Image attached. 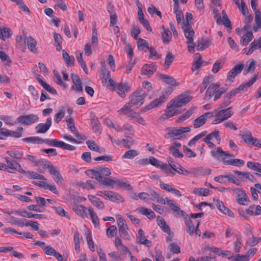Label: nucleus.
<instances>
[{"label": "nucleus", "instance_id": "1", "mask_svg": "<svg viewBox=\"0 0 261 261\" xmlns=\"http://www.w3.org/2000/svg\"><path fill=\"white\" fill-rule=\"evenodd\" d=\"M191 100L189 96L186 95L181 94L179 95L176 99L172 100L168 104L167 109L166 110V115L168 118L180 114V111L177 109L186 105Z\"/></svg>", "mask_w": 261, "mask_h": 261}, {"label": "nucleus", "instance_id": "2", "mask_svg": "<svg viewBox=\"0 0 261 261\" xmlns=\"http://www.w3.org/2000/svg\"><path fill=\"white\" fill-rule=\"evenodd\" d=\"M42 143H46L49 146L59 147L63 149L72 151L75 149V147L67 144L64 142L57 139H43Z\"/></svg>", "mask_w": 261, "mask_h": 261}, {"label": "nucleus", "instance_id": "3", "mask_svg": "<svg viewBox=\"0 0 261 261\" xmlns=\"http://www.w3.org/2000/svg\"><path fill=\"white\" fill-rule=\"evenodd\" d=\"M233 114L232 107L220 111L215 116V119L212 122L213 124L220 123L230 118Z\"/></svg>", "mask_w": 261, "mask_h": 261}, {"label": "nucleus", "instance_id": "4", "mask_svg": "<svg viewBox=\"0 0 261 261\" xmlns=\"http://www.w3.org/2000/svg\"><path fill=\"white\" fill-rule=\"evenodd\" d=\"M257 76L254 75L249 82L246 83H243L240 85L238 88L233 89L229 93L227 94L228 96L231 98L233 96H235L237 94L240 92L241 91H245L252 85L257 80Z\"/></svg>", "mask_w": 261, "mask_h": 261}, {"label": "nucleus", "instance_id": "5", "mask_svg": "<svg viewBox=\"0 0 261 261\" xmlns=\"http://www.w3.org/2000/svg\"><path fill=\"white\" fill-rule=\"evenodd\" d=\"M117 218L120 237L125 239H129L130 237L127 232L128 228L125 219L119 215L117 216Z\"/></svg>", "mask_w": 261, "mask_h": 261}, {"label": "nucleus", "instance_id": "6", "mask_svg": "<svg viewBox=\"0 0 261 261\" xmlns=\"http://www.w3.org/2000/svg\"><path fill=\"white\" fill-rule=\"evenodd\" d=\"M105 183L108 186H116L119 188H124L127 190H130L132 189V186L129 184L127 181L125 179L114 178V179H106Z\"/></svg>", "mask_w": 261, "mask_h": 261}, {"label": "nucleus", "instance_id": "7", "mask_svg": "<svg viewBox=\"0 0 261 261\" xmlns=\"http://www.w3.org/2000/svg\"><path fill=\"white\" fill-rule=\"evenodd\" d=\"M100 196L108 199L113 202H123L124 201L122 197L119 194L111 191H104L100 192Z\"/></svg>", "mask_w": 261, "mask_h": 261}, {"label": "nucleus", "instance_id": "8", "mask_svg": "<svg viewBox=\"0 0 261 261\" xmlns=\"http://www.w3.org/2000/svg\"><path fill=\"white\" fill-rule=\"evenodd\" d=\"M39 119L37 115L31 114L28 115H21L17 119V122L25 125H29L37 122Z\"/></svg>", "mask_w": 261, "mask_h": 261}, {"label": "nucleus", "instance_id": "9", "mask_svg": "<svg viewBox=\"0 0 261 261\" xmlns=\"http://www.w3.org/2000/svg\"><path fill=\"white\" fill-rule=\"evenodd\" d=\"M46 167L48 169L50 174L53 176L54 180L58 184H62L63 179L60 173L59 169L53 166V165L48 163Z\"/></svg>", "mask_w": 261, "mask_h": 261}, {"label": "nucleus", "instance_id": "10", "mask_svg": "<svg viewBox=\"0 0 261 261\" xmlns=\"http://www.w3.org/2000/svg\"><path fill=\"white\" fill-rule=\"evenodd\" d=\"M213 116V113L212 112H208L204 113L203 115L193 121V123L194 127L196 128L201 127L205 124L207 118H211Z\"/></svg>", "mask_w": 261, "mask_h": 261}, {"label": "nucleus", "instance_id": "11", "mask_svg": "<svg viewBox=\"0 0 261 261\" xmlns=\"http://www.w3.org/2000/svg\"><path fill=\"white\" fill-rule=\"evenodd\" d=\"M145 95L140 94L139 93H133L131 95V99L129 103L133 107L138 108L144 103Z\"/></svg>", "mask_w": 261, "mask_h": 261}, {"label": "nucleus", "instance_id": "12", "mask_svg": "<svg viewBox=\"0 0 261 261\" xmlns=\"http://www.w3.org/2000/svg\"><path fill=\"white\" fill-rule=\"evenodd\" d=\"M98 172L99 174V182L104 185L105 186H107V185L105 183V181L106 179H111L109 177H107V176H109L111 174V172L110 169L106 167H97Z\"/></svg>", "mask_w": 261, "mask_h": 261}, {"label": "nucleus", "instance_id": "13", "mask_svg": "<svg viewBox=\"0 0 261 261\" xmlns=\"http://www.w3.org/2000/svg\"><path fill=\"white\" fill-rule=\"evenodd\" d=\"M244 68L243 64H240L236 65L227 73V79L229 81L233 82V79L241 72Z\"/></svg>", "mask_w": 261, "mask_h": 261}, {"label": "nucleus", "instance_id": "14", "mask_svg": "<svg viewBox=\"0 0 261 261\" xmlns=\"http://www.w3.org/2000/svg\"><path fill=\"white\" fill-rule=\"evenodd\" d=\"M172 93V89L171 88H168L165 90H163L162 95L159 98L153 100V104L156 107L160 106L161 104L164 102L167 99L169 95Z\"/></svg>", "mask_w": 261, "mask_h": 261}, {"label": "nucleus", "instance_id": "15", "mask_svg": "<svg viewBox=\"0 0 261 261\" xmlns=\"http://www.w3.org/2000/svg\"><path fill=\"white\" fill-rule=\"evenodd\" d=\"M220 86L221 85L219 83L211 84L206 91L204 99L206 101L210 100L213 96L215 95L216 90H217Z\"/></svg>", "mask_w": 261, "mask_h": 261}, {"label": "nucleus", "instance_id": "16", "mask_svg": "<svg viewBox=\"0 0 261 261\" xmlns=\"http://www.w3.org/2000/svg\"><path fill=\"white\" fill-rule=\"evenodd\" d=\"M211 155L214 158L218 160L220 159L222 160L224 159V156L227 157H234V155L231 153H229L224 151L220 147H218L216 150H212L211 151Z\"/></svg>", "mask_w": 261, "mask_h": 261}, {"label": "nucleus", "instance_id": "17", "mask_svg": "<svg viewBox=\"0 0 261 261\" xmlns=\"http://www.w3.org/2000/svg\"><path fill=\"white\" fill-rule=\"evenodd\" d=\"M114 90L117 92L120 96L124 97L125 93L129 91V87L126 83H120L117 84L114 87Z\"/></svg>", "mask_w": 261, "mask_h": 261}, {"label": "nucleus", "instance_id": "18", "mask_svg": "<svg viewBox=\"0 0 261 261\" xmlns=\"http://www.w3.org/2000/svg\"><path fill=\"white\" fill-rule=\"evenodd\" d=\"M52 123V119L51 118H48L46 120V122L45 123H39L36 126V132L38 134L40 133H46L50 128Z\"/></svg>", "mask_w": 261, "mask_h": 261}, {"label": "nucleus", "instance_id": "19", "mask_svg": "<svg viewBox=\"0 0 261 261\" xmlns=\"http://www.w3.org/2000/svg\"><path fill=\"white\" fill-rule=\"evenodd\" d=\"M67 125L70 132L79 139L84 140L85 139L80 135L77 128L75 126L73 118H70L66 120Z\"/></svg>", "mask_w": 261, "mask_h": 261}, {"label": "nucleus", "instance_id": "20", "mask_svg": "<svg viewBox=\"0 0 261 261\" xmlns=\"http://www.w3.org/2000/svg\"><path fill=\"white\" fill-rule=\"evenodd\" d=\"M137 240L138 244L145 245L148 247H149L151 245V242L146 239L145 233L141 229L138 230Z\"/></svg>", "mask_w": 261, "mask_h": 261}, {"label": "nucleus", "instance_id": "21", "mask_svg": "<svg viewBox=\"0 0 261 261\" xmlns=\"http://www.w3.org/2000/svg\"><path fill=\"white\" fill-rule=\"evenodd\" d=\"M18 215L28 218H35V219H42L44 218V215L43 214H33L31 212H28L25 210H18L15 212Z\"/></svg>", "mask_w": 261, "mask_h": 261}, {"label": "nucleus", "instance_id": "22", "mask_svg": "<svg viewBox=\"0 0 261 261\" xmlns=\"http://www.w3.org/2000/svg\"><path fill=\"white\" fill-rule=\"evenodd\" d=\"M156 65L152 63L150 64L144 65L142 68L141 72L142 74L150 76L154 73V72L156 71Z\"/></svg>", "mask_w": 261, "mask_h": 261}, {"label": "nucleus", "instance_id": "23", "mask_svg": "<svg viewBox=\"0 0 261 261\" xmlns=\"http://www.w3.org/2000/svg\"><path fill=\"white\" fill-rule=\"evenodd\" d=\"M114 243L116 248L123 254L126 255L127 253H128L129 255H131V252L129 249L122 243V241L119 238H116Z\"/></svg>", "mask_w": 261, "mask_h": 261}, {"label": "nucleus", "instance_id": "24", "mask_svg": "<svg viewBox=\"0 0 261 261\" xmlns=\"http://www.w3.org/2000/svg\"><path fill=\"white\" fill-rule=\"evenodd\" d=\"M258 49H259L261 51V37L258 40L254 39L250 43L246 55L249 56L251 55L254 50Z\"/></svg>", "mask_w": 261, "mask_h": 261}, {"label": "nucleus", "instance_id": "25", "mask_svg": "<svg viewBox=\"0 0 261 261\" xmlns=\"http://www.w3.org/2000/svg\"><path fill=\"white\" fill-rule=\"evenodd\" d=\"M136 211L140 214L146 216L149 219L155 218V214L151 209L145 207H139L137 208Z\"/></svg>", "mask_w": 261, "mask_h": 261}, {"label": "nucleus", "instance_id": "26", "mask_svg": "<svg viewBox=\"0 0 261 261\" xmlns=\"http://www.w3.org/2000/svg\"><path fill=\"white\" fill-rule=\"evenodd\" d=\"M159 79L162 82L172 86H176L179 85V83L172 76L166 74H161Z\"/></svg>", "mask_w": 261, "mask_h": 261}, {"label": "nucleus", "instance_id": "27", "mask_svg": "<svg viewBox=\"0 0 261 261\" xmlns=\"http://www.w3.org/2000/svg\"><path fill=\"white\" fill-rule=\"evenodd\" d=\"M88 199L98 209L102 210L105 207L103 202L98 197L93 195H88Z\"/></svg>", "mask_w": 261, "mask_h": 261}, {"label": "nucleus", "instance_id": "28", "mask_svg": "<svg viewBox=\"0 0 261 261\" xmlns=\"http://www.w3.org/2000/svg\"><path fill=\"white\" fill-rule=\"evenodd\" d=\"M27 46L29 49L32 53H37V49L36 48L37 41L32 36H29L26 38Z\"/></svg>", "mask_w": 261, "mask_h": 261}, {"label": "nucleus", "instance_id": "29", "mask_svg": "<svg viewBox=\"0 0 261 261\" xmlns=\"http://www.w3.org/2000/svg\"><path fill=\"white\" fill-rule=\"evenodd\" d=\"M185 36L187 39V43H193V36L194 35V32L191 26L187 25L186 28L184 29Z\"/></svg>", "mask_w": 261, "mask_h": 261}, {"label": "nucleus", "instance_id": "30", "mask_svg": "<svg viewBox=\"0 0 261 261\" xmlns=\"http://www.w3.org/2000/svg\"><path fill=\"white\" fill-rule=\"evenodd\" d=\"M88 207L82 205H77L73 207V211L79 216L82 218L87 217V215L86 213V210H88Z\"/></svg>", "mask_w": 261, "mask_h": 261}, {"label": "nucleus", "instance_id": "31", "mask_svg": "<svg viewBox=\"0 0 261 261\" xmlns=\"http://www.w3.org/2000/svg\"><path fill=\"white\" fill-rule=\"evenodd\" d=\"M254 37L253 33L251 31H248L240 39V44L242 46H246L252 40Z\"/></svg>", "mask_w": 261, "mask_h": 261}, {"label": "nucleus", "instance_id": "32", "mask_svg": "<svg viewBox=\"0 0 261 261\" xmlns=\"http://www.w3.org/2000/svg\"><path fill=\"white\" fill-rule=\"evenodd\" d=\"M12 34V31L9 28L5 26L0 27V39L5 40L6 38H10Z\"/></svg>", "mask_w": 261, "mask_h": 261}, {"label": "nucleus", "instance_id": "33", "mask_svg": "<svg viewBox=\"0 0 261 261\" xmlns=\"http://www.w3.org/2000/svg\"><path fill=\"white\" fill-rule=\"evenodd\" d=\"M246 213L250 216L259 215L261 213V206L259 205H251L246 210Z\"/></svg>", "mask_w": 261, "mask_h": 261}, {"label": "nucleus", "instance_id": "34", "mask_svg": "<svg viewBox=\"0 0 261 261\" xmlns=\"http://www.w3.org/2000/svg\"><path fill=\"white\" fill-rule=\"evenodd\" d=\"M161 28L163 31V32L162 33V41L163 43L168 44L172 38V34L170 31L169 30L166 29L164 25H162Z\"/></svg>", "mask_w": 261, "mask_h": 261}, {"label": "nucleus", "instance_id": "35", "mask_svg": "<svg viewBox=\"0 0 261 261\" xmlns=\"http://www.w3.org/2000/svg\"><path fill=\"white\" fill-rule=\"evenodd\" d=\"M157 223L163 231L168 234H170V228L163 218L158 216L157 218Z\"/></svg>", "mask_w": 261, "mask_h": 261}, {"label": "nucleus", "instance_id": "36", "mask_svg": "<svg viewBox=\"0 0 261 261\" xmlns=\"http://www.w3.org/2000/svg\"><path fill=\"white\" fill-rule=\"evenodd\" d=\"M223 163L224 165H233L238 167H241L244 165L245 162L241 159H234L229 160H223Z\"/></svg>", "mask_w": 261, "mask_h": 261}, {"label": "nucleus", "instance_id": "37", "mask_svg": "<svg viewBox=\"0 0 261 261\" xmlns=\"http://www.w3.org/2000/svg\"><path fill=\"white\" fill-rule=\"evenodd\" d=\"M5 160L7 164V167L8 168V170L14 171V173H15L19 163L14 160H11L9 157H5Z\"/></svg>", "mask_w": 261, "mask_h": 261}, {"label": "nucleus", "instance_id": "38", "mask_svg": "<svg viewBox=\"0 0 261 261\" xmlns=\"http://www.w3.org/2000/svg\"><path fill=\"white\" fill-rule=\"evenodd\" d=\"M71 80L75 86L76 90L77 91H81L83 90V87L82 85L81 81L78 75L75 74H71Z\"/></svg>", "mask_w": 261, "mask_h": 261}, {"label": "nucleus", "instance_id": "39", "mask_svg": "<svg viewBox=\"0 0 261 261\" xmlns=\"http://www.w3.org/2000/svg\"><path fill=\"white\" fill-rule=\"evenodd\" d=\"M255 68V61L253 59L249 60L246 64L244 70V74L246 75L249 72H253Z\"/></svg>", "mask_w": 261, "mask_h": 261}, {"label": "nucleus", "instance_id": "40", "mask_svg": "<svg viewBox=\"0 0 261 261\" xmlns=\"http://www.w3.org/2000/svg\"><path fill=\"white\" fill-rule=\"evenodd\" d=\"M63 58L68 67L74 65V58L73 56H70L65 50H62Z\"/></svg>", "mask_w": 261, "mask_h": 261}, {"label": "nucleus", "instance_id": "41", "mask_svg": "<svg viewBox=\"0 0 261 261\" xmlns=\"http://www.w3.org/2000/svg\"><path fill=\"white\" fill-rule=\"evenodd\" d=\"M88 211L89 212V214L90 219L92 221V223L94 224L95 227L98 226L99 223V220L97 216L96 213L94 211L92 207H88Z\"/></svg>", "mask_w": 261, "mask_h": 261}, {"label": "nucleus", "instance_id": "42", "mask_svg": "<svg viewBox=\"0 0 261 261\" xmlns=\"http://www.w3.org/2000/svg\"><path fill=\"white\" fill-rule=\"evenodd\" d=\"M247 167L255 172L261 173V164L258 162L248 161L247 163Z\"/></svg>", "mask_w": 261, "mask_h": 261}, {"label": "nucleus", "instance_id": "43", "mask_svg": "<svg viewBox=\"0 0 261 261\" xmlns=\"http://www.w3.org/2000/svg\"><path fill=\"white\" fill-rule=\"evenodd\" d=\"M132 107L133 106L129 102L126 103L122 108L118 111V113L120 115H127L130 111H132Z\"/></svg>", "mask_w": 261, "mask_h": 261}, {"label": "nucleus", "instance_id": "44", "mask_svg": "<svg viewBox=\"0 0 261 261\" xmlns=\"http://www.w3.org/2000/svg\"><path fill=\"white\" fill-rule=\"evenodd\" d=\"M86 174L91 178H94L99 182V174L98 172L97 167L95 169H89L86 171Z\"/></svg>", "mask_w": 261, "mask_h": 261}, {"label": "nucleus", "instance_id": "45", "mask_svg": "<svg viewBox=\"0 0 261 261\" xmlns=\"http://www.w3.org/2000/svg\"><path fill=\"white\" fill-rule=\"evenodd\" d=\"M166 203L168 204L171 210L174 212L178 213L180 210L179 206L173 200L166 197Z\"/></svg>", "mask_w": 261, "mask_h": 261}, {"label": "nucleus", "instance_id": "46", "mask_svg": "<svg viewBox=\"0 0 261 261\" xmlns=\"http://www.w3.org/2000/svg\"><path fill=\"white\" fill-rule=\"evenodd\" d=\"M210 190L206 188H195L193 189V193L201 196H206L208 195Z\"/></svg>", "mask_w": 261, "mask_h": 261}, {"label": "nucleus", "instance_id": "47", "mask_svg": "<svg viewBox=\"0 0 261 261\" xmlns=\"http://www.w3.org/2000/svg\"><path fill=\"white\" fill-rule=\"evenodd\" d=\"M211 81L212 78L210 76H206L203 78L202 83L199 86L200 93L204 92Z\"/></svg>", "mask_w": 261, "mask_h": 261}, {"label": "nucleus", "instance_id": "48", "mask_svg": "<svg viewBox=\"0 0 261 261\" xmlns=\"http://www.w3.org/2000/svg\"><path fill=\"white\" fill-rule=\"evenodd\" d=\"M10 223L12 225H17L21 227L23 226L25 224L24 219L21 220L13 216H11L10 217Z\"/></svg>", "mask_w": 261, "mask_h": 261}, {"label": "nucleus", "instance_id": "49", "mask_svg": "<svg viewBox=\"0 0 261 261\" xmlns=\"http://www.w3.org/2000/svg\"><path fill=\"white\" fill-rule=\"evenodd\" d=\"M194 113V108H191L188 110L186 113H184L178 119L176 120L177 122L183 121L189 118Z\"/></svg>", "mask_w": 261, "mask_h": 261}, {"label": "nucleus", "instance_id": "50", "mask_svg": "<svg viewBox=\"0 0 261 261\" xmlns=\"http://www.w3.org/2000/svg\"><path fill=\"white\" fill-rule=\"evenodd\" d=\"M185 223L188 228L187 230L188 233L191 236L193 235L194 232L195 228L190 218H186Z\"/></svg>", "mask_w": 261, "mask_h": 261}, {"label": "nucleus", "instance_id": "51", "mask_svg": "<svg viewBox=\"0 0 261 261\" xmlns=\"http://www.w3.org/2000/svg\"><path fill=\"white\" fill-rule=\"evenodd\" d=\"M181 134H182L180 129H177L176 128H172L168 133V135L169 136V137L173 139H179V136Z\"/></svg>", "mask_w": 261, "mask_h": 261}, {"label": "nucleus", "instance_id": "52", "mask_svg": "<svg viewBox=\"0 0 261 261\" xmlns=\"http://www.w3.org/2000/svg\"><path fill=\"white\" fill-rule=\"evenodd\" d=\"M24 142H30L32 143L42 144L43 139L39 137H30L23 139Z\"/></svg>", "mask_w": 261, "mask_h": 261}, {"label": "nucleus", "instance_id": "53", "mask_svg": "<svg viewBox=\"0 0 261 261\" xmlns=\"http://www.w3.org/2000/svg\"><path fill=\"white\" fill-rule=\"evenodd\" d=\"M7 153L12 158L19 160H21L22 159V155H23L22 152H20L18 150H8L7 151Z\"/></svg>", "mask_w": 261, "mask_h": 261}, {"label": "nucleus", "instance_id": "54", "mask_svg": "<svg viewBox=\"0 0 261 261\" xmlns=\"http://www.w3.org/2000/svg\"><path fill=\"white\" fill-rule=\"evenodd\" d=\"M231 261H248V256L245 255L238 254L234 256L232 255L228 257Z\"/></svg>", "mask_w": 261, "mask_h": 261}, {"label": "nucleus", "instance_id": "55", "mask_svg": "<svg viewBox=\"0 0 261 261\" xmlns=\"http://www.w3.org/2000/svg\"><path fill=\"white\" fill-rule=\"evenodd\" d=\"M173 10L176 14V20L179 23L184 19L182 12L179 9V4H178V7L177 8L175 7V4H174Z\"/></svg>", "mask_w": 261, "mask_h": 261}, {"label": "nucleus", "instance_id": "56", "mask_svg": "<svg viewBox=\"0 0 261 261\" xmlns=\"http://www.w3.org/2000/svg\"><path fill=\"white\" fill-rule=\"evenodd\" d=\"M217 23L218 24L222 23L226 28H229L230 29H232L231 22L228 17L224 18L222 21L221 20V16H219L217 19Z\"/></svg>", "mask_w": 261, "mask_h": 261}, {"label": "nucleus", "instance_id": "57", "mask_svg": "<svg viewBox=\"0 0 261 261\" xmlns=\"http://www.w3.org/2000/svg\"><path fill=\"white\" fill-rule=\"evenodd\" d=\"M101 73L102 76V78L107 81L110 77V72L106 68V65L104 62L101 63Z\"/></svg>", "mask_w": 261, "mask_h": 261}, {"label": "nucleus", "instance_id": "58", "mask_svg": "<svg viewBox=\"0 0 261 261\" xmlns=\"http://www.w3.org/2000/svg\"><path fill=\"white\" fill-rule=\"evenodd\" d=\"M242 138L243 139L244 141L248 144H251V142L253 139V137L250 132H245L242 135Z\"/></svg>", "mask_w": 261, "mask_h": 261}, {"label": "nucleus", "instance_id": "59", "mask_svg": "<svg viewBox=\"0 0 261 261\" xmlns=\"http://www.w3.org/2000/svg\"><path fill=\"white\" fill-rule=\"evenodd\" d=\"M86 144L89 149L96 152H100L99 146L95 143L94 141H87Z\"/></svg>", "mask_w": 261, "mask_h": 261}, {"label": "nucleus", "instance_id": "60", "mask_svg": "<svg viewBox=\"0 0 261 261\" xmlns=\"http://www.w3.org/2000/svg\"><path fill=\"white\" fill-rule=\"evenodd\" d=\"M227 91V88L225 87H221L217 89V90H216L214 100L217 101L218 99H219L222 95L225 93Z\"/></svg>", "mask_w": 261, "mask_h": 261}, {"label": "nucleus", "instance_id": "61", "mask_svg": "<svg viewBox=\"0 0 261 261\" xmlns=\"http://www.w3.org/2000/svg\"><path fill=\"white\" fill-rule=\"evenodd\" d=\"M150 194L154 199L156 200L158 202L163 204H165L166 203V199H163L159 193L154 191H152L150 193Z\"/></svg>", "mask_w": 261, "mask_h": 261}, {"label": "nucleus", "instance_id": "62", "mask_svg": "<svg viewBox=\"0 0 261 261\" xmlns=\"http://www.w3.org/2000/svg\"><path fill=\"white\" fill-rule=\"evenodd\" d=\"M138 155L137 151L135 150H129L127 151L123 155V159H133Z\"/></svg>", "mask_w": 261, "mask_h": 261}, {"label": "nucleus", "instance_id": "63", "mask_svg": "<svg viewBox=\"0 0 261 261\" xmlns=\"http://www.w3.org/2000/svg\"><path fill=\"white\" fill-rule=\"evenodd\" d=\"M107 235L108 237H113L117 233V227L115 225H111L107 229Z\"/></svg>", "mask_w": 261, "mask_h": 261}, {"label": "nucleus", "instance_id": "64", "mask_svg": "<svg viewBox=\"0 0 261 261\" xmlns=\"http://www.w3.org/2000/svg\"><path fill=\"white\" fill-rule=\"evenodd\" d=\"M210 42L207 40L199 41L197 43V50H203L209 46Z\"/></svg>", "mask_w": 261, "mask_h": 261}]
</instances>
